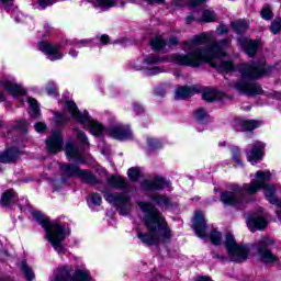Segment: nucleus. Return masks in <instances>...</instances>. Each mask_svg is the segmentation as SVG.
Returning a JSON list of instances; mask_svg holds the SVG:
<instances>
[{
	"label": "nucleus",
	"mask_w": 281,
	"mask_h": 281,
	"mask_svg": "<svg viewBox=\"0 0 281 281\" xmlns=\"http://www.w3.org/2000/svg\"><path fill=\"white\" fill-rule=\"evenodd\" d=\"M212 38H214V33L212 32L195 35L190 42L183 43V50L189 52L187 55L173 54L167 57L149 55L138 69H143L146 76H157V74L166 71V68L157 66L160 63H175L184 67H201L203 63H207L221 74L236 71L234 63L223 60L227 56L229 41L222 40L211 43ZM207 43H211L209 48H200L201 45H207Z\"/></svg>",
	"instance_id": "1"
},
{
	"label": "nucleus",
	"mask_w": 281,
	"mask_h": 281,
	"mask_svg": "<svg viewBox=\"0 0 281 281\" xmlns=\"http://www.w3.org/2000/svg\"><path fill=\"white\" fill-rule=\"evenodd\" d=\"M138 207L143 212V226L136 229L137 238L145 245H159V243H170L172 231L166 222L161 211L149 202H138Z\"/></svg>",
	"instance_id": "2"
},
{
	"label": "nucleus",
	"mask_w": 281,
	"mask_h": 281,
	"mask_svg": "<svg viewBox=\"0 0 281 281\" xmlns=\"http://www.w3.org/2000/svg\"><path fill=\"white\" fill-rule=\"evenodd\" d=\"M273 67L267 66L263 63H244L239 66L238 71L241 76V80L233 83L234 89L243 95H260L262 93V87L256 82H249L245 80H256V78H262V76H269Z\"/></svg>",
	"instance_id": "3"
},
{
	"label": "nucleus",
	"mask_w": 281,
	"mask_h": 281,
	"mask_svg": "<svg viewBox=\"0 0 281 281\" xmlns=\"http://www.w3.org/2000/svg\"><path fill=\"white\" fill-rule=\"evenodd\" d=\"M32 216L34 221H37L38 224L45 229V239L48 240L49 245L57 251L59 256H63L66 254L67 248L63 246V241L67 236H69V233L65 229V226H63L58 222H50L49 217L43 215L38 211H33Z\"/></svg>",
	"instance_id": "4"
},
{
	"label": "nucleus",
	"mask_w": 281,
	"mask_h": 281,
	"mask_svg": "<svg viewBox=\"0 0 281 281\" xmlns=\"http://www.w3.org/2000/svg\"><path fill=\"white\" fill-rule=\"evenodd\" d=\"M65 109L68 111L69 114H71L72 120H76L83 128H88L92 135L95 137H99L100 135H104V126L99 123L98 121H94L89 116V112L85 111L83 113H80L78 110V105H76V102L74 101H66Z\"/></svg>",
	"instance_id": "5"
},
{
	"label": "nucleus",
	"mask_w": 281,
	"mask_h": 281,
	"mask_svg": "<svg viewBox=\"0 0 281 281\" xmlns=\"http://www.w3.org/2000/svg\"><path fill=\"white\" fill-rule=\"evenodd\" d=\"M224 247L227 250V257H222L223 260H231V262H245L249 256V248L236 244V239L231 233L225 235Z\"/></svg>",
	"instance_id": "6"
},
{
	"label": "nucleus",
	"mask_w": 281,
	"mask_h": 281,
	"mask_svg": "<svg viewBox=\"0 0 281 281\" xmlns=\"http://www.w3.org/2000/svg\"><path fill=\"white\" fill-rule=\"evenodd\" d=\"M72 266H61L54 271L50 281H91V273L87 269H76L74 277Z\"/></svg>",
	"instance_id": "7"
},
{
	"label": "nucleus",
	"mask_w": 281,
	"mask_h": 281,
	"mask_svg": "<svg viewBox=\"0 0 281 281\" xmlns=\"http://www.w3.org/2000/svg\"><path fill=\"white\" fill-rule=\"evenodd\" d=\"M103 196L105 201H108V203H111V205L116 207L121 216H126V214L131 212V207H133V204L131 203V198H128V195H126L125 193L105 192Z\"/></svg>",
	"instance_id": "8"
},
{
	"label": "nucleus",
	"mask_w": 281,
	"mask_h": 281,
	"mask_svg": "<svg viewBox=\"0 0 281 281\" xmlns=\"http://www.w3.org/2000/svg\"><path fill=\"white\" fill-rule=\"evenodd\" d=\"M59 168L66 177H79L85 183H97L98 181L95 176L89 173L87 170H81L78 166L61 164Z\"/></svg>",
	"instance_id": "9"
},
{
	"label": "nucleus",
	"mask_w": 281,
	"mask_h": 281,
	"mask_svg": "<svg viewBox=\"0 0 281 281\" xmlns=\"http://www.w3.org/2000/svg\"><path fill=\"white\" fill-rule=\"evenodd\" d=\"M271 245H273V239L267 237L261 238L257 245L259 258L265 265H273V262H278V257H276L269 249Z\"/></svg>",
	"instance_id": "10"
},
{
	"label": "nucleus",
	"mask_w": 281,
	"mask_h": 281,
	"mask_svg": "<svg viewBox=\"0 0 281 281\" xmlns=\"http://www.w3.org/2000/svg\"><path fill=\"white\" fill-rule=\"evenodd\" d=\"M3 91H7L10 95H25V89L22 85L14 82V79L0 80V102L5 100Z\"/></svg>",
	"instance_id": "11"
},
{
	"label": "nucleus",
	"mask_w": 281,
	"mask_h": 281,
	"mask_svg": "<svg viewBox=\"0 0 281 281\" xmlns=\"http://www.w3.org/2000/svg\"><path fill=\"white\" fill-rule=\"evenodd\" d=\"M248 229L250 232H256L260 229H267V214L262 211V209H258L257 213H254L247 218Z\"/></svg>",
	"instance_id": "12"
},
{
	"label": "nucleus",
	"mask_w": 281,
	"mask_h": 281,
	"mask_svg": "<svg viewBox=\"0 0 281 281\" xmlns=\"http://www.w3.org/2000/svg\"><path fill=\"white\" fill-rule=\"evenodd\" d=\"M38 49L40 52L45 54L48 60H52V61L60 60L65 56V54H63V46L60 45H52L47 42H41L38 44Z\"/></svg>",
	"instance_id": "13"
},
{
	"label": "nucleus",
	"mask_w": 281,
	"mask_h": 281,
	"mask_svg": "<svg viewBox=\"0 0 281 281\" xmlns=\"http://www.w3.org/2000/svg\"><path fill=\"white\" fill-rule=\"evenodd\" d=\"M63 132L53 130L50 136L46 140V148L48 151L56 155L63 150Z\"/></svg>",
	"instance_id": "14"
},
{
	"label": "nucleus",
	"mask_w": 281,
	"mask_h": 281,
	"mask_svg": "<svg viewBox=\"0 0 281 281\" xmlns=\"http://www.w3.org/2000/svg\"><path fill=\"white\" fill-rule=\"evenodd\" d=\"M110 137H113V139H131L133 137V132H131V127L122 125V123H117L110 127L109 130Z\"/></svg>",
	"instance_id": "15"
},
{
	"label": "nucleus",
	"mask_w": 281,
	"mask_h": 281,
	"mask_svg": "<svg viewBox=\"0 0 281 281\" xmlns=\"http://www.w3.org/2000/svg\"><path fill=\"white\" fill-rule=\"evenodd\" d=\"M193 229L199 238L205 236V214L201 211H196L193 217Z\"/></svg>",
	"instance_id": "16"
},
{
	"label": "nucleus",
	"mask_w": 281,
	"mask_h": 281,
	"mask_svg": "<svg viewBox=\"0 0 281 281\" xmlns=\"http://www.w3.org/2000/svg\"><path fill=\"white\" fill-rule=\"evenodd\" d=\"M262 155H265V143L257 142L252 149L247 153L248 161L254 166V164H258L262 159Z\"/></svg>",
	"instance_id": "17"
},
{
	"label": "nucleus",
	"mask_w": 281,
	"mask_h": 281,
	"mask_svg": "<svg viewBox=\"0 0 281 281\" xmlns=\"http://www.w3.org/2000/svg\"><path fill=\"white\" fill-rule=\"evenodd\" d=\"M66 155L69 161H76L77 164H85V158L82 157V153L74 145V143L68 142L66 144Z\"/></svg>",
	"instance_id": "18"
},
{
	"label": "nucleus",
	"mask_w": 281,
	"mask_h": 281,
	"mask_svg": "<svg viewBox=\"0 0 281 281\" xmlns=\"http://www.w3.org/2000/svg\"><path fill=\"white\" fill-rule=\"evenodd\" d=\"M168 186V182H166V180L161 177H156L153 180H145L142 183V189L143 190H164V188H166Z\"/></svg>",
	"instance_id": "19"
},
{
	"label": "nucleus",
	"mask_w": 281,
	"mask_h": 281,
	"mask_svg": "<svg viewBox=\"0 0 281 281\" xmlns=\"http://www.w3.org/2000/svg\"><path fill=\"white\" fill-rule=\"evenodd\" d=\"M21 156V151L16 148H7L0 154V164H14Z\"/></svg>",
	"instance_id": "20"
},
{
	"label": "nucleus",
	"mask_w": 281,
	"mask_h": 281,
	"mask_svg": "<svg viewBox=\"0 0 281 281\" xmlns=\"http://www.w3.org/2000/svg\"><path fill=\"white\" fill-rule=\"evenodd\" d=\"M238 43L241 47H244V52L247 56H255L256 52H258V47H260V41L256 40H238Z\"/></svg>",
	"instance_id": "21"
},
{
	"label": "nucleus",
	"mask_w": 281,
	"mask_h": 281,
	"mask_svg": "<svg viewBox=\"0 0 281 281\" xmlns=\"http://www.w3.org/2000/svg\"><path fill=\"white\" fill-rule=\"evenodd\" d=\"M150 202L155 203V205H158V207H162L164 210H171L172 209V202L170 201V198L167 195H161L154 193L149 195Z\"/></svg>",
	"instance_id": "22"
},
{
	"label": "nucleus",
	"mask_w": 281,
	"mask_h": 281,
	"mask_svg": "<svg viewBox=\"0 0 281 281\" xmlns=\"http://www.w3.org/2000/svg\"><path fill=\"white\" fill-rule=\"evenodd\" d=\"M199 89H196V86L192 87H180L176 90V100H187V98H190L191 95H194V93H198Z\"/></svg>",
	"instance_id": "23"
},
{
	"label": "nucleus",
	"mask_w": 281,
	"mask_h": 281,
	"mask_svg": "<svg viewBox=\"0 0 281 281\" xmlns=\"http://www.w3.org/2000/svg\"><path fill=\"white\" fill-rule=\"evenodd\" d=\"M237 131H254L260 127V121L255 120H237L235 122Z\"/></svg>",
	"instance_id": "24"
},
{
	"label": "nucleus",
	"mask_w": 281,
	"mask_h": 281,
	"mask_svg": "<svg viewBox=\"0 0 281 281\" xmlns=\"http://www.w3.org/2000/svg\"><path fill=\"white\" fill-rule=\"evenodd\" d=\"M0 203L4 207H8V205H10L11 203H16V193L14 192V190L5 191L1 196Z\"/></svg>",
	"instance_id": "25"
},
{
	"label": "nucleus",
	"mask_w": 281,
	"mask_h": 281,
	"mask_svg": "<svg viewBox=\"0 0 281 281\" xmlns=\"http://www.w3.org/2000/svg\"><path fill=\"white\" fill-rule=\"evenodd\" d=\"M27 103L30 106L29 113L31 117H38L41 115V109H38V101L34 98H29Z\"/></svg>",
	"instance_id": "26"
},
{
	"label": "nucleus",
	"mask_w": 281,
	"mask_h": 281,
	"mask_svg": "<svg viewBox=\"0 0 281 281\" xmlns=\"http://www.w3.org/2000/svg\"><path fill=\"white\" fill-rule=\"evenodd\" d=\"M108 183L109 186H111V188H116V189H124L126 188V181L120 177L113 176L111 178L108 179Z\"/></svg>",
	"instance_id": "27"
},
{
	"label": "nucleus",
	"mask_w": 281,
	"mask_h": 281,
	"mask_svg": "<svg viewBox=\"0 0 281 281\" xmlns=\"http://www.w3.org/2000/svg\"><path fill=\"white\" fill-rule=\"evenodd\" d=\"M115 7V0H94V8H99L103 12Z\"/></svg>",
	"instance_id": "28"
},
{
	"label": "nucleus",
	"mask_w": 281,
	"mask_h": 281,
	"mask_svg": "<svg viewBox=\"0 0 281 281\" xmlns=\"http://www.w3.org/2000/svg\"><path fill=\"white\" fill-rule=\"evenodd\" d=\"M232 27L237 32V34H240V32H245L247 27H249V23L245 20H237L235 22H232Z\"/></svg>",
	"instance_id": "29"
},
{
	"label": "nucleus",
	"mask_w": 281,
	"mask_h": 281,
	"mask_svg": "<svg viewBox=\"0 0 281 281\" xmlns=\"http://www.w3.org/2000/svg\"><path fill=\"white\" fill-rule=\"evenodd\" d=\"M216 19H217V16H216V13L214 12V10L206 9L202 13V21L204 23H213L214 21H216Z\"/></svg>",
	"instance_id": "30"
},
{
	"label": "nucleus",
	"mask_w": 281,
	"mask_h": 281,
	"mask_svg": "<svg viewBox=\"0 0 281 281\" xmlns=\"http://www.w3.org/2000/svg\"><path fill=\"white\" fill-rule=\"evenodd\" d=\"M194 117L196 122H199L200 124H203L207 122V120L210 119V115L207 114V111H205V109L200 108L195 111Z\"/></svg>",
	"instance_id": "31"
},
{
	"label": "nucleus",
	"mask_w": 281,
	"mask_h": 281,
	"mask_svg": "<svg viewBox=\"0 0 281 281\" xmlns=\"http://www.w3.org/2000/svg\"><path fill=\"white\" fill-rule=\"evenodd\" d=\"M21 270L24 273L26 280L32 281L34 280L35 276H34V271L32 270V268H30L27 266V263L25 261H22L21 263Z\"/></svg>",
	"instance_id": "32"
},
{
	"label": "nucleus",
	"mask_w": 281,
	"mask_h": 281,
	"mask_svg": "<svg viewBox=\"0 0 281 281\" xmlns=\"http://www.w3.org/2000/svg\"><path fill=\"white\" fill-rule=\"evenodd\" d=\"M150 45L155 52H159V49H164L166 47V41L161 37H155L151 40Z\"/></svg>",
	"instance_id": "33"
},
{
	"label": "nucleus",
	"mask_w": 281,
	"mask_h": 281,
	"mask_svg": "<svg viewBox=\"0 0 281 281\" xmlns=\"http://www.w3.org/2000/svg\"><path fill=\"white\" fill-rule=\"evenodd\" d=\"M202 98L206 102H214V100H216V98H217L216 90H214V89L204 90L202 93Z\"/></svg>",
	"instance_id": "34"
},
{
	"label": "nucleus",
	"mask_w": 281,
	"mask_h": 281,
	"mask_svg": "<svg viewBox=\"0 0 281 281\" xmlns=\"http://www.w3.org/2000/svg\"><path fill=\"white\" fill-rule=\"evenodd\" d=\"M75 131H76V137L79 144H81L86 148H89V139L87 138V134H85V132L79 130H75Z\"/></svg>",
	"instance_id": "35"
},
{
	"label": "nucleus",
	"mask_w": 281,
	"mask_h": 281,
	"mask_svg": "<svg viewBox=\"0 0 281 281\" xmlns=\"http://www.w3.org/2000/svg\"><path fill=\"white\" fill-rule=\"evenodd\" d=\"M233 161L236 164L235 167H243V160L240 159V149L238 147H232Z\"/></svg>",
	"instance_id": "36"
},
{
	"label": "nucleus",
	"mask_w": 281,
	"mask_h": 281,
	"mask_svg": "<svg viewBox=\"0 0 281 281\" xmlns=\"http://www.w3.org/2000/svg\"><path fill=\"white\" fill-rule=\"evenodd\" d=\"M127 175L131 181H137V179H139L142 176V170H139L137 167H132L128 169Z\"/></svg>",
	"instance_id": "37"
},
{
	"label": "nucleus",
	"mask_w": 281,
	"mask_h": 281,
	"mask_svg": "<svg viewBox=\"0 0 281 281\" xmlns=\"http://www.w3.org/2000/svg\"><path fill=\"white\" fill-rule=\"evenodd\" d=\"M67 122H69V116L64 113H55V123L57 126H63V124H67Z\"/></svg>",
	"instance_id": "38"
},
{
	"label": "nucleus",
	"mask_w": 281,
	"mask_h": 281,
	"mask_svg": "<svg viewBox=\"0 0 281 281\" xmlns=\"http://www.w3.org/2000/svg\"><path fill=\"white\" fill-rule=\"evenodd\" d=\"M147 144L151 150H157V148H161V146H164V143L157 138H148Z\"/></svg>",
	"instance_id": "39"
},
{
	"label": "nucleus",
	"mask_w": 281,
	"mask_h": 281,
	"mask_svg": "<svg viewBox=\"0 0 281 281\" xmlns=\"http://www.w3.org/2000/svg\"><path fill=\"white\" fill-rule=\"evenodd\" d=\"M210 238H211V243H212L213 245H221V244L223 243L222 236H221V233H220V232L213 231V232L211 233Z\"/></svg>",
	"instance_id": "40"
},
{
	"label": "nucleus",
	"mask_w": 281,
	"mask_h": 281,
	"mask_svg": "<svg viewBox=\"0 0 281 281\" xmlns=\"http://www.w3.org/2000/svg\"><path fill=\"white\" fill-rule=\"evenodd\" d=\"M270 30H271L272 34H278V32H280V30H281V19L280 18H277L272 22Z\"/></svg>",
	"instance_id": "41"
},
{
	"label": "nucleus",
	"mask_w": 281,
	"mask_h": 281,
	"mask_svg": "<svg viewBox=\"0 0 281 281\" xmlns=\"http://www.w3.org/2000/svg\"><path fill=\"white\" fill-rule=\"evenodd\" d=\"M46 91L49 95H58V89L54 82L48 83Z\"/></svg>",
	"instance_id": "42"
},
{
	"label": "nucleus",
	"mask_w": 281,
	"mask_h": 281,
	"mask_svg": "<svg viewBox=\"0 0 281 281\" xmlns=\"http://www.w3.org/2000/svg\"><path fill=\"white\" fill-rule=\"evenodd\" d=\"M90 201L93 203V205H102V196H100V194H90Z\"/></svg>",
	"instance_id": "43"
},
{
	"label": "nucleus",
	"mask_w": 281,
	"mask_h": 281,
	"mask_svg": "<svg viewBox=\"0 0 281 281\" xmlns=\"http://www.w3.org/2000/svg\"><path fill=\"white\" fill-rule=\"evenodd\" d=\"M93 40H81L75 44V47H91Z\"/></svg>",
	"instance_id": "44"
},
{
	"label": "nucleus",
	"mask_w": 281,
	"mask_h": 281,
	"mask_svg": "<svg viewBox=\"0 0 281 281\" xmlns=\"http://www.w3.org/2000/svg\"><path fill=\"white\" fill-rule=\"evenodd\" d=\"M261 16L266 21H269L273 16V13H271V9L263 8L262 11H261Z\"/></svg>",
	"instance_id": "45"
},
{
	"label": "nucleus",
	"mask_w": 281,
	"mask_h": 281,
	"mask_svg": "<svg viewBox=\"0 0 281 281\" xmlns=\"http://www.w3.org/2000/svg\"><path fill=\"white\" fill-rule=\"evenodd\" d=\"M216 34L218 36H223V34H227V25L225 24H221L217 29H216Z\"/></svg>",
	"instance_id": "46"
},
{
	"label": "nucleus",
	"mask_w": 281,
	"mask_h": 281,
	"mask_svg": "<svg viewBox=\"0 0 281 281\" xmlns=\"http://www.w3.org/2000/svg\"><path fill=\"white\" fill-rule=\"evenodd\" d=\"M15 128H19L20 131H25V128H27V122L25 120L18 121L15 124Z\"/></svg>",
	"instance_id": "47"
},
{
	"label": "nucleus",
	"mask_w": 281,
	"mask_h": 281,
	"mask_svg": "<svg viewBox=\"0 0 281 281\" xmlns=\"http://www.w3.org/2000/svg\"><path fill=\"white\" fill-rule=\"evenodd\" d=\"M58 0H40L41 8H47V5H54Z\"/></svg>",
	"instance_id": "48"
},
{
	"label": "nucleus",
	"mask_w": 281,
	"mask_h": 281,
	"mask_svg": "<svg viewBox=\"0 0 281 281\" xmlns=\"http://www.w3.org/2000/svg\"><path fill=\"white\" fill-rule=\"evenodd\" d=\"M45 128H47V125H45V123H43V122H38L35 124V131L37 133H43V131H45Z\"/></svg>",
	"instance_id": "49"
},
{
	"label": "nucleus",
	"mask_w": 281,
	"mask_h": 281,
	"mask_svg": "<svg viewBox=\"0 0 281 281\" xmlns=\"http://www.w3.org/2000/svg\"><path fill=\"white\" fill-rule=\"evenodd\" d=\"M100 42L102 43V45H106L109 43V35H102L100 37Z\"/></svg>",
	"instance_id": "50"
},
{
	"label": "nucleus",
	"mask_w": 281,
	"mask_h": 281,
	"mask_svg": "<svg viewBox=\"0 0 281 281\" xmlns=\"http://www.w3.org/2000/svg\"><path fill=\"white\" fill-rule=\"evenodd\" d=\"M201 3H205V0H192L191 5H201Z\"/></svg>",
	"instance_id": "51"
},
{
	"label": "nucleus",
	"mask_w": 281,
	"mask_h": 281,
	"mask_svg": "<svg viewBox=\"0 0 281 281\" xmlns=\"http://www.w3.org/2000/svg\"><path fill=\"white\" fill-rule=\"evenodd\" d=\"M130 1H135V0H130ZM147 3H164V0H145Z\"/></svg>",
	"instance_id": "52"
},
{
	"label": "nucleus",
	"mask_w": 281,
	"mask_h": 281,
	"mask_svg": "<svg viewBox=\"0 0 281 281\" xmlns=\"http://www.w3.org/2000/svg\"><path fill=\"white\" fill-rule=\"evenodd\" d=\"M177 43H179V40H177V37H171L169 40V45H177Z\"/></svg>",
	"instance_id": "53"
},
{
	"label": "nucleus",
	"mask_w": 281,
	"mask_h": 281,
	"mask_svg": "<svg viewBox=\"0 0 281 281\" xmlns=\"http://www.w3.org/2000/svg\"><path fill=\"white\" fill-rule=\"evenodd\" d=\"M69 55L72 56V58H78V52H76V49H71Z\"/></svg>",
	"instance_id": "54"
},
{
	"label": "nucleus",
	"mask_w": 281,
	"mask_h": 281,
	"mask_svg": "<svg viewBox=\"0 0 281 281\" xmlns=\"http://www.w3.org/2000/svg\"><path fill=\"white\" fill-rule=\"evenodd\" d=\"M3 5H12V0H0Z\"/></svg>",
	"instance_id": "55"
},
{
	"label": "nucleus",
	"mask_w": 281,
	"mask_h": 281,
	"mask_svg": "<svg viewBox=\"0 0 281 281\" xmlns=\"http://www.w3.org/2000/svg\"><path fill=\"white\" fill-rule=\"evenodd\" d=\"M194 21V16L188 15L187 16V23H192Z\"/></svg>",
	"instance_id": "56"
},
{
	"label": "nucleus",
	"mask_w": 281,
	"mask_h": 281,
	"mask_svg": "<svg viewBox=\"0 0 281 281\" xmlns=\"http://www.w3.org/2000/svg\"><path fill=\"white\" fill-rule=\"evenodd\" d=\"M18 14V16H23V14H21V13H16Z\"/></svg>",
	"instance_id": "57"
},
{
	"label": "nucleus",
	"mask_w": 281,
	"mask_h": 281,
	"mask_svg": "<svg viewBox=\"0 0 281 281\" xmlns=\"http://www.w3.org/2000/svg\"><path fill=\"white\" fill-rule=\"evenodd\" d=\"M225 144H226V143H225V142H223V143H222V146H225Z\"/></svg>",
	"instance_id": "58"
},
{
	"label": "nucleus",
	"mask_w": 281,
	"mask_h": 281,
	"mask_svg": "<svg viewBox=\"0 0 281 281\" xmlns=\"http://www.w3.org/2000/svg\"><path fill=\"white\" fill-rule=\"evenodd\" d=\"M0 126H1V122H0Z\"/></svg>",
	"instance_id": "59"
}]
</instances>
